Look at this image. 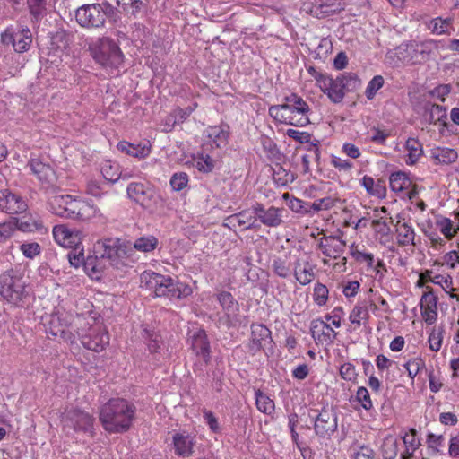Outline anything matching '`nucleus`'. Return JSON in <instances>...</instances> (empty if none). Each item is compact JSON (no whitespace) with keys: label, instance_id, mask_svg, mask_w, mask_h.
<instances>
[{"label":"nucleus","instance_id":"obj_1","mask_svg":"<svg viewBox=\"0 0 459 459\" xmlns=\"http://www.w3.org/2000/svg\"><path fill=\"white\" fill-rule=\"evenodd\" d=\"M136 406L125 398H110L100 409L99 418L103 429L109 434L127 432L135 418Z\"/></svg>","mask_w":459,"mask_h":459},{"label":"nucleus","instance_id":"obj_2","mask_svg":"<svg viewBox=\"0 0 459 459\" xmlns=\"http://www.w3.org/2000/svg\"><path fill=\"white\" fill-rule=\"evenodd\" d=\"M140 281L141 287L152 291L157 298L183 299L193 292L188 284L152 271L142 273Z\"/></svg>","mask_w":459,"mask_h":459},{"label":"nucleus","instance_id":"obj_3","mask_svg":"<svg viewBox=\"0 0 459 459\" xmlns=\"http://www.w3.org/2000/svg\"><path fill=\"white\" fill-rule=\"evenodd\" d=\"M309 113V105L297 93L284 96L281 104L269 108V115L275 120L299 127L310 123Z\"/></svg>","mask_w":459,"mask_h":459},{"label":"nucleus","instance_id":"obj_4","mask_svg":"<svg viewBox=\"0 0 459 459\" xmlns=\"http://www.w3.org/2000/svg\"><path fill=\"white\" fill-rule=\"evenodd\" d=\"M88 50L94 62L107 70L119 69L125 60L118 42L110 37L102 36L91 39Z\"/></svg>","mask_w":459,"mask_h":459},{"label":"nucleus","instance_id":"obj_5","mask_svg":"<svg viewBox=\"0 0 459 459\" xmlns=\"http://www.w3.org/2000/svg\"><path fill=\"white\" fill-rule=\"evenodd\" d=\"M0 296L8 304L24 307L29 303L30 290L24 276L9 270L0 275Z\"/></svg>","mask_w":459,"mask_h":459},{"label":"nucleus","instance_id":"obj_6","mask_svg":"<svg viewBox=\"0 0 459 459\" xmlns=\"http://www.w3.org/2000/svg\"><path fill=\"white\" fill-rule=\"evenodd\" d=\"M51 213L65 219L85 221L95 210L88 202L70 195H54L48 201Z\"/></svg>","mask_w":459,"mask_h":459},{"label":"nucleus","instance_id":"obj_7","mask_svg":"<svg viewBox=\"0 0 459 459\" xmlns=\"http://www.w3.org/2000/svg\"><path fill=\"white\" fill-rule=\"evenodd\" d=\"M95 253L98 255L100 265L103 260H107L109 265L118 269L124 265L123 260L133 255V248L129 243L118 238H107L97 241Z\"/></svg>","mask_w":459,"mask_h":459},{"label":"nucleus","instance_id":"obj_8","mask_svg":"<svg viewBox=\"0 0 459 459\" xmlns=\"http://www.w3.org/2000/svg\"><path fill=\"white\" fill-rule=\"evenodd\" d=\"M115 13V7L107 1L82 4L75 11V21L82 28L97 30L105 27L108 17Z\"/></svg>","mask_w":459,"mask_h":459},{"label":"nucleus","instance_id":"obj_9","mask_svg":"<svg viewBox=\"0 0 459 459\" xmlns=\"http://www.w3.org/2000/svg\"><path fill=\"white\" fill-rule=\"evenodd\" d=\"M315 434L319 438L331 439L338 429V414L333 406L325 404L321 410L310 409Z\"/></svg>","mask_w":459,"mask_h":459},{"label":"nucleus","instance_id":"obj_10","mask_svg":"<svg viewBox=\"0 0 459 459\" xmlns=\"http://www.w3.org/2000/svg\"><path fill=\"white\" fill-rule=\"evenodd\" d=\"M0 43L16 53H25L32 44V33L26 25L11 24L0 33Z\"/></svg>","mask_w":459,"mask_h":459},{"label":"nucleus","instance_id":"obj_11","mask_svg":"<svg viewBox=\"0 0 459 459\" xmlns=\"http://www.w3.org/2000/svg\"><path fill=\"white\" fill-rule=\"evenodd\" d=\"M127 196L145 209L157 203L159 195L154 187L147 182H131L126 187Z\"/></svg>","mask_w":459,"mask_h":459},{"label":"nucleus","instance_id":"obj_12","mask_svg":"<svg viewBox=\"0 0 459 459\" xmlns=\"http://www.w3.org/2000/svg\"><path fill=\"white\" fill-rule=\"evenodd\" d=\"M66 256L73 267L79 268L81 265H83L85 272L91 277L96 276L99 278V274H100L105 268V265H100L98 255L88 256L85 259L83 249H79V246L70 250Z\"/></svg>","mask_w":459,"mask_h":459},{"label":"nucleus","instance_id":"obj_13","mask_svg":"<svg viewBox=\"0 0 459 459\" xmlns=\"http://www.w3.org/2000/svg\"><path fill=\"white\" fill-rule=\"evenodd\" d=\"M28 166L31 172L41 181L43 188L47 194H56L59 187L56 185V177L53 169L39 159H31Z\"/></svg>","mask_w":459,"mask_h":459},{"label":"nucleus","instance_id":"obj_14","mask_svg":"<svg viewBox=\"0 0 459 459\" xmlns=\"http://www.w3.org/2000/svg\"><path fill=\"white\" fill-rule=\"evenodd\" d=\"M188 342L192 351L205 364L211 362V344L204 329L198 328L189 332Z\"/></svg>","mask_w":459,"mask_h":459},{"label":"nucleus","instance_id":"obj_15","mask_svg":"<svg viewBox=\"0 0 459 459\" xmlns=\"http://www.w3.org/2000/svg\"><path fill=\"white\" fill-rule=\"evenodd\" d=\"M228 223H224L225 226H239L242 230H257L260 229V223L257 222L256 216V203L254 204L250 208L242 210L237 213L230 215L225 220Z\"/></svg>","mask_w":459,"mask_h":459},{"label":"nucleus","instance_id":"obj_16","mask_svg":"<svg viewBox=\"0 0 459 459\" xmlns=\"http://www.w3.org/2000/svg\"><path fill=\"white\" fill-rule=\"evenodd\" d=\"M81 342L86 349L99 352L109 343V335L104 327L96 325L81 336Z\"/></svg>","mask_w":459,"mask_h":459},{"label":"nucleus","instance_id":"obj_17","mask_svg":"<svg viewBox=\"0 0 459 459\" xmlns=\"http://www.w3.org/2000/svg\"><path fill=\"white\" fill-rule=\"evenodd\" d=\"M28 209L26 201L10 189L0 190V210L7 214L15 215Z\"/></svg>","mask_w":459,"mask_h":459},{"label":"nucleus","instance_id":"obj_18","mask_svg":"<svg viewBox=\"0 0 459 459\" xmlns=\"http://www.w3.org/2000/svg\"><path fill=\"white\" fill-rule=\"evenodd\" d=\"M286 212L285 208L275 207L273 205L266 208L263 204L256 203V216L257 222L260 226L263 224L269 228H277L281 226L283 221V213Z\"/></svg>","mask_w":459,"mask_h":459},{"label":"nucleus","instance_id":"obj_19","mask_svg":"<svg viewBox=\"0 0 459 459\" xmlns=\"http://www.w3.org/2000/svg\"><path fill=\"white\" fill-rule=\"evenodd\" d=\"M195 444V435L186 430L177 432L172 436L174 452L179 457H191L194 455Z\"/></svg>","mask_w":459,"mask_h":459},{"label":"nucleus","instance_id":"obj_20","mask_svg":"<svg viewBox=\"0 0 459 459\" xmlns=\"http://www.w3.org/2000/svg\"><path fill=\"white\" fill-rule=\"evenodd\" d=\"M216 299L224 312L227 325H234L238 322L239 304L233 295L229 291L222 290L217 293Z\"/></svg>","mask_w":459,"mask_h":459},{"label":"nucleus","instance_id":"obj_21","mask_svg":"<svg viewBox=\"0 0 459 459\" xmlns=\"http://www.w3.org/2000/svg\"><path fill=\"white\" fill-rule=\"evenodd\" d=\"M81 235V231L72 230L64 225H56L53 228L55 241L64 247L73 248L80 246Z\"/></svg>","mask_w":459,"mask_h":459},{"label":"nucleus","instance_id":"obj_22","mask_svg":"<svg viewBox=\"0 0 459 459\" xmlns=\"http://www.w3.org/2000/svg\"><path fill=\"white\" fill-rule=\"evenodd\" d=\"M67 418L75 431L90 433L92 435L94 422L92 415L84 411L74 409L67 413Z\"/></svg>","mask_w":459,"mask_h":459},{"label":"nucleus","instance_id":"obj_23","mask_svg":"<svg viewBox=\"0 0 459 459\" xmlns=\"http://www.w3.org/2000/svg\"><path fill=\"white\" fill-rule=\"evenodd\" d=\"M272 333L264 325H251V342L249 348L254 352L264 349L267 344H272Z\"/></svg>","mask_w":459,"mask_h":459},{"label":"nucleus","instance_id":"obj_24","mask_svg":"<svg viewBox=\"0 0 459 459\" xmlns=\"http://www.w3.org/2000/svg\"><path fill=\"white\" fill-rule=\"evenodd\" d=\"M346 247L345 241L336 236H325L321 238L318 243V247L322 253L330 258H338L344 252Z\"/></svg>","mask_w":459,"mask_h":459},{"label":"nucleus","instance_id":"obj_25","mask_svg":"<svg viewBox=\"0 0 459 459\" xmlns=\"http://www.w3.org/2000/svg\"><path fill=\"white\" fill-rule=\"evenodd\" d=\"M422 118L428 124H437L439 122L444 127L447 126L446 108L441 105L431 102H425L422 106Z\"/></svg>","mask_w":459,"mask_h":459},{"label":"nucleus","instance_id":"obj_26","mask_svg":"<svg viewBox=\"0 0 459 459\" xmlns=\"http://www.w3.org/2000/svg\"><path fill=\"white\" fill-rule=\"evenodd\" d=\"M342 83L339 75L335 79L329 75L326 79H324L320 89L328 96L332 102L337 104L341 103L345 96Z\"/></svg>","mask_w":459,"mask_h":459},{"label":"nucleus","instance_id":"obj_27","mask_svg":"<svg viewBox=\"0 0 459 459\" xmlns=\"http://www.w3.org/2000/svg\"><path fill=\"white\" fill-rule=\"evenodd\" d=\"M117 148L121 152L140 160L147 158L152 152V144L149 141L138 144L121 141L117 143Z\"/></svg>","mask_w":459,"mask_h":459},{"label":"nucleus","instance_id":"obj_28","mask_svg":"<svg viewBox=\"0 0 459 459\" xmlns=\"http://www.w3.org/2000/svg\"><path fill=\"white\" fill-rule=\"evenodd\" d=\"M205 134L217 148H224L229 143L230 126L227 124L210 126L206 128Z\"/></svg>","mask_w":459,"mask_h":459},{"label":"nucleus","instance_id":"obj_29","mask_svg":"<svg viewBox=\"0 0 459 459\" xmlns=\"http://www.w3.org/2000/svg\"><path fill=\"white\" fill-rule=\"evenodd\" d=\"M360 185L366 189V192L377 198H385L386 195V187L383 179H375L368 175H365L360 179Z\"/></svg>","mask_w":459,"mask_h":459},{"label":"nucleus","instance_id":"obj_30","mask_svg":"<svg viewBox=\"0 0 459 459\" xmlns=\"http://www.w3.org/2000/svg\"><path fill=\"white\" fill-rule=\"evenodd\" d=\"M116 2L134 18L143 17L147 12V0H116Z\"/></svg>","mask_w":459,"mask_h":459},{"label":"nucleus","instance_id":"obj_31","mask_svg":"<svg viewBox=\"0 0 459 459\" xmlns=\"http://www.w3.org/2000/svg\"><path fill=\"white\" fill-rule=\"evenodd\" d=\"M396 234L399 246H415L414 239L416 234L412 226L408 222L400 223V221H398L396 224Z\"/></svg>","mask_w":459,"mask_h":459},{"label":"nucleus","instance_id":"obj_32","mask_svg":"<svg viewBox=\"0 0 459 459\" xmlns=\"http://www.w3.org/2000/svg\"><path fill=\"white\" fill-rule=\"evenodd\" d=\"M26 4L31 22L39 25L47 15V0H26Z\"/></svg>","mask_w":459,"mask_h":459},{"label":"nucleus","instance_id":"obj_33","mask_svg":"<svg viewBox=\"0 0 459 459\" xmlns=\"http://www.w3.org/2000/svg\"><path fill=\"white\" fill-rule=\"evenodd\" d=\"M390 188L394 192H403L411 186V181L405 172H393L389 178Z\"/></svg>","mask_w":459,"mask_h":459},{"label":"nucleus","instance_id":"obj_34","mask_svg":"<svg viewBox=\"0 0 459 459\" xmlns=\"http://www.w3.org/2000/svg\"><path fill=\"white\" fill-rule=\"evenodd\" d=\"M398 441L392 435L383 439L379 452L383 459H395L398 455Z\"/></svg>","mask_w":459,"mask_h":459},{"label":"nucleus","instance_id":"obj_35","mask_svg":"<svg viewBox=\"0 0 459 459\" xmlns=\"http://www.w3.org/2000/svg\"><path fill=\"white\" fill-rule=\"evenodd\" d=\"M100 170L103 178L112 184L117 182L122 176L119 165L110 160L103 161Z\"/></svg>","mask_w":459,"mask_h":459},{"label":"nucleus","instance_id":"obj_36","mask_svg":"<svg viewBox=\"0 0 459 459\" xmlns=\"http://www.w3.org/2000/svg\"><path fill=\"white\" fill-rule=\"evenodd\" d=\"M405 147L408 151L407 159L405 160L406 164H415L423 154L421 143L415 138H409L406 141Z\"/></svg>","mask_w":459,"mask_h":459},{"label":"nucleus","instance_id":"obj_37","mask_svg":"<svg viewBox=\"0 0 459 459\" xmlns=\"http://www.w3.org/2000/svg\"><path fill=\"white\" fill-rule=\"evenodd\" d=\"M369 318V310L367 301L357 304L351 310L349 319L353 325L359 327L362 322H367Z\"/></svg>","mask_w":459,"mask_h":459},{"label":"nucleus","instance_id":"obj_38","mask_svg":"<svg viewBox=\"0 0 459 459\" xmlns=\"http://www.w3.org/2000/svg\"><path fill=\"white\" fill-rule=\"evenodd\" d=\"M159 240L152 235L140 237L135 239L132 248L143 253H149L157 248Z\"/></svg>","mask_w":459,"mask_h":459},{"label":"nucleus","instance_id":"obj_39","mask_svg":"<svg viewBox=\"0 0 459 459\" xmlns=\"http://www.w3.org/2000/svg\"><path fill=\"white\" fill-rule=\"evenodd\" d=\"M142 337L145 340L148 350L151 353L159 352L161 343V336L154 330L143 328Z\"/></svg>","mask_w":459,"mask_h":459},{"label":"nucleus","instance_id":"obj_40","mask_svg":"<svg viewBox=\"0 0 459 459\" xmlns=\"http://www.w3.org/2000/svg\"><path fill=\"white\" fill-rule=\"evenodd\" d=\"M431 157L437 163L449 164L455 162L458 157L456 151L451 148H437L432 151Z\"/></svg>","mask_w":459,"mask_h":459},{"label":"nucleus","instance_id":"obj_41","mask_svg":"<svg viewBox=\"0 0 459 459\" xmlns=\"http://www.w3.org/2000/svg\"><path fill=\"white\" fill-rule=\"evenodd\" d=\"M429 29L433 34H450V30H452V19H443L441 17L434 18L430 21Z\"/></svg>","mask_w":459,"mask_h":459},{"label":"nucleus","instance_id":"obj_42","mask_svg":"<svg viewBox=\"0 0 459 459\" xmlns=\"http://www.w3.org/2000/svg\"><path fill=\"white\" fill-rule=\"evenodd\" d=\"M255 404L259 411L271 414L274 411V402L260 389L255 390Z\"/></svg>","mask_w":459,"mask_h":459},{"label":"nucleus","instance_id":"obj_43","mask_svg":"<svg viewBox=\"0 0 459 459\" xmlns=\"http://www.w3.org/2000/svg\"><path fill=\"white\" fill-rule=\"evenodd\" d=\"M274 181L280 186H286L296 179V176L291 171L286 169L280 164H276L273 174Z\"/></svg>","mask_w":459,"mask_h":459},{"label":"nucleus","instance_id":"obj_44","mask_svg":"<svg viewBox=\"0 0 459 459\" xmlns=\"http://www.w3.org/2000/svg\"><path fill=\"white\" fill-rule=\"evenodd\" d=\"M444 436L443 435H435L433 433H429L427 435V445L429 455H443V451L440 449L444 445Z\"/></svg>","mask_w":459,"mask_h":459},{"label":"nucleus","instance_id":"obj_45","mask_svg":"<svg viewBox=\"0 0 459 459\" xmlns=\"http://www.w3.org/2000/svg\"><path fill=\"white\" fill-rule=\"evenodd\" d=\"M339 77L342 82L344 92L354 91L360 87V79L354 73L342 74Z\"/></svg>","mask_w":459,"mask_h":459},{"label":"nucleus","instance_id":"obj_46","mask_svg":"<svg viewBox=\"0 0 459 459\" xmlns=\"http://www.w3.org/2000/svg\"><path fill=\"white\" fill-rule=\"evenodd\" d=\"M15 231L16 227L13 221L0 222V247L10 242Z\"/></svg>","mask_w":459,"mask_h":459},{"label":"nucleus","instance_id":"obj_47","mask_svg":"<svg viewBox=\"0 0 459 459\" xmlns=\"http://www.w3.org/2000/svg\"><path fill=\"white\" fill-rule=\"evenodd\" d=\"M384 85V78L381 75H375L368 83L365 95L368 100H372L377 91Z\"/></svg>","mask_w":459,"mask_h":459},{"label":"nucleus","instance_id":"obj_48","mask_svg":"<svg viewBox=\"0 0 459 459\" xmlns=\"http://www.w3.org/2000/svg\"><path fill=\"white\" fill-rule=\"evenodd\" d=\"M328 289L325 284L316 283L314 287L313 299L317 306H324L328 300Z\"/></svg>","mask_w":459,"mask_h":459},{"label":"nucleus","instance_id":"obj_49","mask_svg":"<svg viewBox=\"0 0 459 459\" xmlns=\"http://www.w3.org/2000/svg\"><path fill=\"white\" fill-rule=\"evenodd\" d=\"M169 184L174 191H181L188 184V175L186 172L174 173L170 178Z\"/></svg>","mask_w":459,"mask_h":459},{"label":"nucleus","instance_id":"obj_50","mask_svg":"<svg viewBox=\"0 0 459 459\" xmlns=\"http://www.w3.org/2000/svg\"><path fill=\"white\" fill-rule=\"evenodd\" d=\"M272 268L273 273L281 278H288L291 273L290 265L281 258L274 259Z\"/></svg>","mask_w":459,"mask_h":459},{"label":"nucleus","instance_id":"obj_51","mask_svg":"<svg viewBox=\"0 0 459 459\" xmlns=\"http://www.w3.org/2000/svg\"><path fill=\"white\" fill-rule=\"evenodd\" d=\"M22 255L29 259H34L41 253V247L37 242L23 243L20 246Z\"/></svg>","mask_w":459,"mask_h":459},{"label":"nucleus","instance_id":"obj_52","mask_svg":"<svg viewBox=\"0 0 459 459\" xmlns=\"http://www.w3.org/2000/svg\"><path fill=\"white\" fill-rule=\"evenodd\" d=\"M336 199L331 196H326L321 199L316 200L314 203L309 204V210L314 212H319L322 210H329L335 205Z\"/></svg>","mask_w":459,"mask_h":459},{"label":"nucleus","instance_id":"obj_53","mask_svg":"<svg viewBox=\"0 0 459 459\" xmlns=\"http://www.w3.org/2000/svg\"><path fill=\"white\" fill-rule=\"evenodd\" d=\"M196 168L204 173L211 172L214 168L213 160L208 154H200L196 159Z\"/></svg>","mask_w":459,"mask_h":459},{"label":"nucleus","instance_id":"obj_54","mask_svg":"<svg viewBox=\"0 0 459 459\" xmlns=\"http://www.w3.org/2000/svg\"><path fill=\"white\" fill-rule=\"evenodd\" d=\"M437 297L432 292H425L420 302V309L437 310Z\"/></svg>","mask_w":459,"mask_h":459},{"label":"nucleus","instance_id":"obj_55","mask_svg":"<svg viewBox=\"0 0 459 459\" xmlns=\"http://www.w3.org/2000/svg\"><path fill=\"white\" fill-rule=\"evenodd\" d=\"M339 373L342 379L351 382H355L358 376L355 366L350 362L341 365Z\"/></svg>","mask_w":459,"mask_h":459},{"label":"nucleus","instance_id":"obj_56","mask_svg":"<svg viewBox=\"0 0 459 459\" xmlns=\"http://www.w3.org/2000/svg\"><path fill=\"white\" fill-rule=\"evenodd\" d=\"M356 400L360 403L361 406L366 410L369 411L373 408V403L371 401L368 389L364 386L358 388L356 393Z\"/></svg>","mask_w":459,"mask_h":459},{"label":"nucleus","instance_id":"obj_57","mask_svg":"<svg viewBox=\"0 0 459 459\" xmlns=\"http://www.w3.org/2000/svg\"><path fill=\"white\" fill-rule=\"evenodd\" d=\"M353 459H376V453L369 446L360 445L354 449Z\"/></svg>","mask_w":459,"mask_h":459},{"label":"nucleus","instance_id":"obj_58","mask_svg":"<svg viewBox=\"0 0 459 459\" xmlns=\"http://www.w3.org/2000/svg\"><path fill=\"white\" fill-rule=\"evenodd\" d=\"M328 328H329V325L320 318H316L311 321L310 332H311L312 337L315 340H317L318 342H319L320 333L324 331V329H328Z\"/></svg>","mask_w":459,"mask_h":459},{"label":"nucleus","instance_id":"obj_59","mask_svg":"<svg viewBox=\"0 0 459 459\" xmlns=\"http://www.w3.org/2000/svg\"><path fill=\"white\" fill-rule=\"evenodd\" d=\"M286 135L300 143H311L312 135L307 132H301L296 129H288Z\"/></svg>","mask_w":459,"mask_h":459},{"label":"nucleus","instance_id":"obj_60","mask_svg":"<svg viewBox=\"0 0 459 459\" xmlns=\"http://www.w3.org/2000/svg\"><path fill=\"white\" fill-rule=\"evenodd\" d=\"M196 107V104H195L194 107H187L185 108H177L174 110V120L173 124H180L183 123L186 119L189 117V116L193 113Z\"/></svg>","mask_w":459,"mask_h":459},{"label":"nucleus","instance_id":"obj_61","mask_svg":"<svg viewBox=\"0 0 459 459\" xmlns=\"http://www.w3.org/2000/svg\"><path fill=\"white\" fill-rule=\"evenodd\" d=\"M315 273L311 267H305L300 273L295 271L296 280L301 285H307L312 281L314 279Z\"/></svg>","mask_w":459,"mask_h":459},{"label":"nucleus","instance_id":"obj_62","mask_svg":"<svg viewBox=\"0 0 459 459\" xmlns=\"http://www.w3.org/2000/svg\"><path fill=\"white\" fill-rule=\"evenodd\" d=\"M332 48V42L328 39H322L315 51L316 57L320 59L325 58L327 54L331 51Z\"/></svg>","mask_w":459,"mask_h":459},{"label":"nucleus","instance_id":"obj_63","mask_svg":"<svg viewBox=\"0 0 459 459\" xmlns=\"http://www.w3.org/2000/svg\"><path fill=\"white\" fill-rule=\"evenodd\" d=\"M424 363L420 359H415L412 360L408 361L404 368H406L409 377L411 379H414V377L419 374L420 369L423 367Z\"/></svg>","mask_w":459,"mask_h":459},{"label":"nucleus","instance_id":"obj_64","mask_svg":"<svg viewBox=\"0 0 459 459\" xmlns=\"http://www.w3.org/2000/svg\"><path fill=\"white\" fill-rule=\"evenodd\" d=\"M262 145L264 151L267 152L269 157L274 158L281 154L277 144L270 137H264L262 139Z\"/></svg>","mask_w":459,"mask_h":459}]
</instances>
